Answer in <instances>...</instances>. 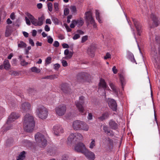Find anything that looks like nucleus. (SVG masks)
Here are the masks:
<instances>
[{"mask_svg":"<svg viewBox=\"0 0 160 160\" xmlns=\"http://www.w3.org/2000/svg\"><path fill=\"white\" fill-rule=\"evenodd\" d=\"M85 17L87 22H89L90 23L94 22V19L92 17V13L91 11L86 12L85 14Z\"/></svg>","mask_w":160,"mask_h":160,"instance_id":"4468645a","label":"nucleus"},{"mask_svg":"<svg viewBox=\"0 0 160 160\" xmlns=\"http://www.w3.org/2000/svg\"><path fill=\"white\" fill-rule=\"evenodd\" d=\"M48 10L50 12H52V4L51 2H49L48 3Z\"/></svg>","mask_w":160,"mask_h":160,"instance_id":"a19ab883","label":"nucleus"},{"mask_svg":"<svg viewBox=\"0 0 160 160\" xmlns=\"http://www.w3.org/2000/svg\"><path fill=\"white\" fill-rule=\"evenodd\" d=\"M94 48L93 47H90L87 50V53L90 56L92 57L94 56Z\"/></svg>","mask_w":160,"mask_h":160,"instance_id":"393cba45","label":"nucleus"},{"mask_svg":"<svg viewBox=\"0 0 160 160\" xmlns=\"http://www.w3.org/2000/svg\"><path fill=\"white\" fill-rule=\"evenodd\" d=\"M53 129L55 134L57 136L63 132V130L62 127L59 125H57L54 126L53 128Z\"/></svg>","mask_w":160,"mask_h":160,"instance_id":"f3484780","label":"nucleus"},{"mask_svg":"<svg viewBox=\"0 0 160 160\" xmlns=\"http://www.w3.org/2000/svg\"><path fill=\"white\" fill-rule=\"evenodd\" d=\"M109 86L111 88L112 90L117 95H118V88L115 87L112 83H110Z\"/></svg>","mask_w":160,"mask_h":160,"instance_id":"a878e982","label":"nucleus"},{"mask_svg":"<svg viewBox=\"0 0 160 160\" xmlns=\"http://www.w3.org/2000/svg\"><path fill=\"white\" fill-rule=\"evenodd\" d=\"M52 58L50 57H47L46 60V63L48 64L51 63Z\"/></svg>","mask_w":160,"mask_h":160,"instance_id":"de8ad7c7","label":"nucleus"},{"mask_svg":"<svg viewBox=\"0 0 160 160\" xmlns=\"http://www.w3.org/2000/svg\"><path fill=\"white\" fill-rule=\"evenodd\" d=\"M25 19L26 24L28 25H31V22L29 19L27 17H25Z\"/></svg>","mask_w":160,"mask_h":160,"instance_id":"6e6d98bb","label":"nucleus"},{"mask_svg":"<svg viewBox=\"0 0 160 160\" xmlns=\"http://www.w3.org/2000/svg\"><path fill=\"white\" fill-rule=\"evenodd\" d=\"M155 43L157 44L152 48L151 52V56L156 60L158 57V54L160 56V38L157 35L154 37Z\"/></svg>","mask_w":160,"mask_h":160,"instance_id":"f03ea898","label":"nucleus"},{"mask_svg":"<svg viewBox=\"0 0 160 160\" xmlns=\"http://www.w3.org/2000/svg\"><path fill=\"white\" fill-rule=\"evenodd\" d=\"M120 80L122 88H123V86L124 85L125 80L123 77L122 75H120Z\"/></svg>","mask_w":160,"mask_h":160,"instance_id":"58836bf2","label":"nucleus"},{"mask_svg":"<svg viewBox=\"0 0 160 160\" xmlns=\"http://www.w3.org/2000/svg\"><path fill=\"white\" fill-rule=\"evenodd\" d=\"M54 8L55 12H57L58 10V4L57 2H55L54 4Z\"/></svg>","mask_w":160,"mask_h":160,"instance_id":"79ce46f5","label":"nucleus"},{"mask_svg":"<svg viewBox=\"0 0 160 160\" xmlns=\"http://www.w3.org/2000/svg\"><path fill=\"white\" fill-rule=\"evenodd\" d=\"M84 97L81 96L79 98L78 101L75 102V105L79 110V112L82 114H85L84 110L82 105L84 103Z\"/></svg>","mask_w":160,"mask_h":160,"instance_id":"423d86ee","label":"nucleus"},{"mask_svg":"<svg viewBox=\"0 0 160 160\" xmlns=\"http://www.w3.org/2000/svg\"><path fill=\"white\" fill-rule=\"evenodd\" d=\"M11 74L15 76H17L18 75L19 73L17 71H13L12 72Z\"/></svg>","mask_w":160,"mask_h":160,"instance_id":"e2e57ef3","label":"nucleus"},{"mask_svg":"<svg viewBox=\"0 0 160 160\" xmlns=\"http://www.w3.org/2000/svg\"><path fill=\"white\" fill-rule=\"evenodd\" d=\"M62 65L63 67H65L68 65V64L66 61L63 60L62 62Z\"/></svg>","mask_w":160,"mask_h":160,"instance_id":"5fc2aeb1","label":"nucleus"},{"mask_svg":"<svg viewBox=\"0 0 160 160\" xmlns=\"http://www.w3.org/2000/svg\"><path fill=\"white\" fill-rule=\"evenodd\" d=\"M44 29L46 32H49L50 30V28L47 25H46L45 26Z\"/></svg>","mask_w":160,"mask_h":160,"instance_id":"69168bd1","label":"nucleus"},{"mask_svg":"<svg viewBox=\"0 0 160 160\" xmlns=\"http://www.w3.org/2000/svg\"><path fill=\"white\" fill-rule=\"evenodd\" d=\"M88 75V74L87 73L84 72H80L77 75L76 78L78 81H83L86 79Z\"/></svg>","mask_w":160,"mask_h":160,"instance_id":"dca6fc26","label":"nucleus"},{"mask_svg":"<svg viewBox=\"0 0 160 160\" xmlns=\"http://www.w3.org/2000/svg\"><path fill=\"white\" fill-rule=\"evenodd\" d=\"M70 9L73 12H76V8L75 6H72L70 7Z\"/></svg>","mask_w":160,"mask_h":160,"instance_id":"864d4df0","label":"nucleus"},{"mask_svg":"<svg viewBox=\"0 0 160 160\" xmlns=\"http://www.w3.org/2000/svg\"><path fill=\"white\" fill-rule=\"evenodd\" d=\"M80 37V36L79 34H75L73 37V39L74 40H76Z\"/></svg>","mask_w":160,"mask_h":160,"instance_id":"052dcab7","label":"nucleus"},{"mask_svg":"<svg viewBox=\"0 0 160 160\" xmlns=\"http://www.w3.org/2000/svg\"><path fill=\"white\" fill-rule=\"evenodd\" d=\"M112 70L114 73L116 74L117 73V70L116 69V67L114 66L112 68Z\"/></svg>","mask_w":160,"mask_h":160,"instance_id":"774afa93","label":"nucleus"},{"mask_svg":"<svg viewBox=\"0 0 160 160\" xmlns=\"http://www.w3.org/2000/svg\"><path fill=\"white\" fill-rule=\"evenodd\" d=\"M61 89L64 93L66 94L69 93L71 91V89L69 85L67 83L62 84L61 86Z\"/></svg>","mask_w":160,"mask_h":160,"instance_id":"6ab92c4d","label":"nucleus"},{"mask_svg":"<svg viewBox=\"0 0 160 160\" xmlns=\"http://www.w3.org/2000/svg\"><path fill=\"white\" fill-rule=\"evenodd\" d=\"M35 126V122L32 116L29 114H26L23 119V128L27 132L32 131Z\"/></svg>","mask_w":160,"mask_h":160,"instance_id":"f257e3e1","label":"nucleus"},{"mask_svg":"<svg viewBox=\"0 0 160 160\" xmlns=\"http://www.w3.org/2000/svg\"><path fill=\"white\" fill-rule=\"evenodd\" d=\"M52 19L55 24H58L59 23V20L56 17L53 16L52 17Z\"/></svg>","mask_w":160,"mask_h":160,"instance_id":"4c0bfd02","label":"nucleus"},{"mask_svg":"<svg viewBox=\"0 0 160 160\" xmlns=\"http://www.w3.org/2000/svg\"><path fill=\"white\" fill-rule=\"evenodd\" d=\"M26 44L22 41H20L19 43H18V48H26Z\"/></svg>","mask_w":160,"mask_h":160,"instance_id":"473e14b6","label":"nucleus"},{"mask_svg":"<svg viewBox=\"0 0 160 160\" xmlns=\"http://www.w3.org/2000/svg\"><path fill=\"white\" fill-rule=\"evenodd\" d=\"M28 64V62H26L24 60L22 61L21 62V64L22 66H26Z\"/></svg>","mask_w":160,"mask_h":160,"instance_id":"bf43d9fd","label":"nucleus"},{"mask_svg":"<svg viewBox=\"0 0 160 160\" xmlns=\"http://www.w3.org/2000/svg\"><path fill=\"white\" fill-rule=\"evenodd\" d=\"M150 17L153 21L152 25L150 26V28H152L155 27H157L160 23L158 18L153 13L151 14Z\"/></svg>","mask_w":160,"mask_h":160,"instance_id":"9b49d317","label":"nucleus"},{"mask_svg":"<svg viewBox=\"0 0 160 160\" xmlns=\"http://www.w3.org/2000/svg\"><path fill=\"white\" fill-rule=\"evenodd\" d=\"M99 86L100 87H102L104 89H107V88H109L106 85V83L105 80L101 78L100 80V82L99 83Z\"/></svg>","mask_w":160,"mask_h":160,"instance_id":"b1692460","label":"nucleus"},{"mask_svg":"<svg viewBox=\"0 0 160 160\" xmlns=\"http://www.w3.org/2000/svg\"><path fill=\"white\" fill-rule=\"evenodd\" d=\"M31 21L32 24L34 25V26H38L37 20L35 19V18H34V19H32V20H31Z\"/></svg>","mask_w":160,"mask_h":160,"instance_id":"ea45409f","label":"nucleus"},{"mask_svg":"<svg viewBox=\"0 0 160 160\" xmlns=\"http://www.w3.org/2000/svg\"><path fill=\"white\" fill-rule=\"evenodd\" d=\"M88 36L87 35L82 37V39L81 42L82 43L85 42L88 40Z\"/></svg>","mask_w":160,"mask_h":160,"instance_id":"8fccbe9b","label":"nucleus"},{"mask_svg":"<svg viewBox=\"0 0 160 160\" xmlns=\"http://www.w3.org/2000/svg\"><path fill=\"white\" fill-rule=\"evenodd\" d=\"M35 139L39 146L44 148L47 144V140L42 134L38 132L35 136Z\"/></svg>","mask_w":160,"mask_h":160,"instance_id":"20e7f679","label":"nucleus"},{"mask_svg":"<svg viewBox=\"0 0 160 160\" xmlns=\"http://www.w3.org/2000/svg\"><path fill=\"white\" fill-rule=\"evenodd\" d=\"M37 113L39 118L42 119H45L48 116V111L43 106H39L37 108Z\"/></svg>","mask_w":160,"mask_h":160,"instance_id":"39448f33","label":"nucleus"},{"mask_svg":"<svg viewBox=\"0 0 160 160\" xmlns=\"http://www.w3.org/2000/svg\"><path fill=\"white\" fill-rule=\"evenodd\" d=\"M109 138L105 136H103L102 138V142L104 144L107 143Z\"/></svg>","mask_w":160,"mask_h":160,"instance_id":"e433bc0d","label":"nucleus"},{"mask_svg":"<svg viewBox=\"0 0 160 160\" xmlns=\"http://www.w3.org/2000/svg\"><path fill=\"white\" fill-rule=\"evenodd\" d=\"M26 15L28 17V18L31 21V20H32V19H34V17L31 15L30 13L28 12H27L26 13Z\"/></svg>","mask_w":160,"mask_h":160,"instance_id":"37998d69","label":"nucleus"},{"mask_svg":"<svg viewBox=\"0 0 160 160\" xmlns=\"http://www.w3.org/2000/svg\"><path fill=\"white\" fill-rule=\"evenodd\" d=\"M44 19V17L43 15L38 18V26H41L42 25Z\"/></svg>","mask_w":160,"mask_h":160,"instance_id":"7c9ffc66","label":"nucleus"},{"mask_svg":"<svg viewBox=\"0 0 160 160\" xmlns=\"http://www.w3.org/2000/svg\"><path fill=\"white\" fill-rule=\"evenodd\" d=\"M86 149L85 145L81 142L78 143L75 147V150L76 151L82 153L85 152Z\"/></svg>","mask_w":160,"mask_h":160,"instance_id":"9d476101","label":"nucleus"},{"mask_svg":"<svg viewBox=\"0 0 160 160\" xmlns=\"http://www.w3.org/2000/svg\"><path fill=\"white\" fill-rule=\"evenodd\" d=\"M69 9L68 8H66L65 9L64 11V14L65 15H67L69 13Z\"/></svg>","mask_w":160,"mask_h":160,"instance_id":"603ef678","label":"nucleus"},{"mask_svg":"<svg viewBox=\"0 0 160 160\" xmlns=\"http://www.w3.org/2000/svg\"><path fill=\"white\" fill-rule=\"evenodd\" d=\"M92 142L89 144V148L91 149H92L95 146V139H92Z\"/></svg>","mask_w":160,"mask_h":160,"instance_id":"72a5a7b5","label":"nucleus"},{"mask_svg":"<svg viewBox=\"0 0 160 160\" xmlns=\"http://www.w3.org/2000/svg\"><path fill=\"white\" fill-rule=\"evenodd\" d=\"M99 14L100 13L98 11V10H96L95 11V15L96 18L98 21V22L101 23L102 22L100 19Z\"/></svg>","mask_w":160,"mask_h":160,"instance_id":"2f4dec72","label":"nucleus"},{"mask_svg":"<svg viewBox=\"0 0 160 160\" xmlns=\"http://www.w3.org/2000/svg\"><path fill=\"white\" fill-rule=\"evenodd\" d=\"M132 21L137 32V35L139 36L141 35L142 28L141 24L135 19H132Z\"/></svg>","mask_w":160,"mask_h":160,"instance_id":"6e6552de","label":"nucleus"},{"mask_svg":"<svg viewBox=\"0 0 160 160\" xmlns=\"http://www.w3.org/2000/svg\"><path fill=\"white\" fill-rule=\"evenodd\" d=\"M64 54L66 55L64 58L66 59H69L71 58L73 54V53L72 52H69L68 49H66L65 50Z\"/></svg>","mask_w":160,"mask_h":160,"instance_id":"412c9836","label":"nucleus"},{"mask_svg":"<svg viewBox=\"0 0 160 160\" xmlns=\"http://www.w3.org/2000/svg\"><path fill=\"white\" fill-rule=\"evenodd\" d=\"M75 136H76L75 133L71 134L68 138V141L70 143H72L73 142H75V140H76Z\"/></svg>","mask_w":160,"mask_h":160,"instance_id":"bb28decb","label":"nucleus"},{"mask_svg":"<svg viewBox=\"0 0 160 160\" xmlns=\"http://www.w3.org/2000/svg\"><path fill=\"white\" fill-rule=\"evenodd\" d=\"M11 27L8 26L6 27V29L5 32V36L6 37L10 36L11 34Z\"/></svg>","mask_w":160,"mask_h":160,"instance_id":"c756f323","label":"nucleus"},{"mask_svg":"<svg viewBox=\"0 0 160 160\" xmlns=\"http://www.w3.org/2000/svg\"><path fill=\"white\" fill-rule=\"evenodd\" d=\"M55 110L57 115L62 116L66 112V106L64 105H59L55 108Z\"/></svg>","mask_w":160,"mask_h":160,"instance_id":"0eeeda50","label":"nucleus"},{"mask_svg":"<svg viewBox=\"0 0 160 160\" xmlns=\"http://www.w3.org/2000/svg\"><path fill=\"white\" fill-rule=\"evenodd\" d=\"M103 130L106 134H108L110 132V131L111 130L109 129L108 126H103Z\"/></svg>","mask_w":160,"mask_h":160,"instance_id":"c9c22d12","label":"nucleus"},{"mask_svg":"<svg viewBox=\"0 0 160 160\" xmlns=\"http://www.w3.org/2000/svg\"><path fill=\"white\" fill-rule=\"evenodd\" d=\"M4 68L7 70L10 69L11 68V65L9 61L7 59H5L3 63Z\"/></svg>","mask_w":160,"mask_h":160,"instance_id":"4be33fe9","label":"nucleus"},{"mask_svg":"<svg viewBox=\"0 0 160 160\" xmlns=\"http://www.w3.org/2000/svg\"><path fill=\"white\" fill-rule=\"evenodd\" d=\"M108 104L109 107L113 111H116L117 109V104L115 101L113 99H109Z\"/></svg>","mask_w":160,"mask_h":160,"instance_id":"a211bd4d","label":"nucleus"},{"mask_svg":"<svg viewBox=\"0 0 160 160\" xmlns=\"http://www.w3.org/2000/svg\"><path fill=\"white\" fill-rule=\"evenodd\" d=\"M86 158L89 160H94L95 158L94 153L86 149L83 153Z\"/></svg>","mask_w":160,"mask_h":160,"instance_id":"ddd939ff","label":"nucleus"},{"mask_svg":"<svg viewBox=\"0 0 160 160\" xmlns=\"http://www.w3.org/2000/svg\"><path fill=\"white\" fill-rule=\"evenodd\" d=\"M72 127L75 130H82L87 131L89 129V126L86 123L78 120L74 121L73 122Z\"/></svg>","mask_w":160,"mask_h":160,"instance_id":"7ed1b4c3","label":"nucleus"},{"mask_svg":"<svg viewBox=\"0 0 160 160\" xmlns=\"http://www.w3.org/2000/svg\"><path fill=\"white\" fill-rule=\"evenodd\" d=\"M75 133V141L76 142H78L83 139V137L82 135L79 133Z\"/></svg>","mask_w":160,"mask_h":160,"instance_id":"cd10ccee","label":"nucleus"},{"mask_svg":"<svg viewBox=\"0 0 160 160\" xmlns=\"http://www.w3.org/2000/svg\"><path fill=\"white\" fill-rule=\"evenodd\" d=\"M29 43L32 46H34V43L33 42V40L31 39H29Z\"/></svg>","mask_w":160,"mask_h":160,"instance_id":"338daca9","label":"nucleus"},{"mask_svg":"<svg viewBox=\"0 0 160 160\" xmlns=\"http://www.w3.org/2000/svg\"><path fill=\"white\" fill-rule=\"evenodd\" d=\"M111 58V55L109 52L107 53L106 55L104 57V58L105 60Z\"/></svg>","mask_w":160,"mask_h":160,"instance_id":"3c124183","label":"nucleus"},{"mask_svg":"<svg viewBox=\"0 0 160 160\" xmlns=\"http://www.w3.org/2000/svg\"><path fill=\"white\" fill-rule=\"evenodd\" d=\"M109 117V113L108 112H106L103 113L102 116L98 118L99 120L101 121H103L108 118Z\"/></svg>","mask_w":160,"mask_h":160,"instance_id":"5701e85b","label":"nucleus"},{"mask_svg":"<svg viewBox=\"0 0 160 160\" xmlns=\"http://www.w3.org/2000/svg\"><path fill=\"white\" fill-rule=\"evenodd\" d=\"M64 26L68 32H70L72 31L71 29L67 24L65 25Z\"/></svg>","mask_w":160,"mask_h":160,"instance_id":"0e129e2a","label":"nucleus"},{"mask_svg":"<svg viewBox=\"0 0 160 160\" xmlns=\"http://www.w3.org/2000/svg\"><path fill=\"white\" fill-rule=\"evenodd\" d=\"M31 108V105L30 103L25 102L21 104L20 109L22 112H29Z\"/></svg>","mask_w":160,"mask_h":160,"instance_id":"f8f14e48","label":"nucleus"},{"mask_svg":"<svg viewBox=\"0 0 160 160\" xmlns=\"http://www.w3.org/2000/svg\"><path fill=\"white\" fill-rule=\"evenodd\" d=\"M60 65L58 63L55 64L54 65V68L55 70H58L60 68Z\"/></svg>","mask_w":160,"mask_h":160,"instance_id":"13d9d810","label":"nucleus"},{"mask_svg":"<svg viewBox=\"0 0 160 160\" xmlns=\"http://www.w3.org/2000/svg\"><path fill=\"white\" fill-rule=\"evenodd\" d=\"M58 76L56 74H54L49 76H48L42 78V79H50V80H53L55 78H57Z\"/></svg>","mask_w":160,"mask_h":160,"instance_id":"c85d7f7f","label":"nucleus"},{"mask_svg":"<svg viewBox=\"0 0 160 160\" xmlns=\"http://www.w3.org/2000/svg\"><path fill=\"white\" fill-rule=\"evenodd\" d=\"M84 23L83 19L81 18L78 19L72 20L70 25V27L71 28H74L76 25H77L78 27H81L83 25Z\"/></svg>","mask_w":160,"mask_h":160,"instance_id":"1a4fd4ad","label":"nucleus"},{"mask_svg":"<svg viewBox=\"0 0 160 160\" xmlns=\"http://www.w3.org/2000/svg\"><path fill=\"white\" fill-rule=\"evenodd\" d=\"M69 157L68 155H64L62 156L61 158L62 160H68L69 159Z\"/></svg>","mask_w":160,"mask_h":160,"instance_id":"09e8293b","label":"nucleus"},{"mask_svg":"<svg viewBox=\"0 0 160 160\" xmlns=\"http://www.w3.org/2000/svg\"><path fill=\"white\" fill-rule=\"evenodd\" d=\"M109 125L110 128L113 130H116L118 128V124L112 119L110 120Z\"/></svg>","mask_w":160,"mask_h":160,"instance_id":"aec40b11","label":"nucleus"},{"mask_svg":"<svg viewBox=\"0 0 160 160\" xmlns=\"http://www.w3.org/2000/svg\"><path fill=\"white\" fill-rule=\"evenodd\" d=\"M129 59L133 63L136 62L134 56L132 54H131L129 56Z\"/></svg>","mask_w":160,"mask_h":160,"instance_id":"49530a36","label":"nucleus"},{"mask_svg":"<svg viewBox=\"0 0 160 160\" xmlns=\"http://www.w3.org/2000/svg\"><path fill=\"white\" fill-rule=\"evenodd\" d=\"M19 117V115L16 113L12 112L11 113L7 121V124L8 125L11 122L18 119Z\"/></svg>","mask_w":160,"mask_h":160,"instance_id":"2eb2a0df","label":"nucleus"},{"mask_svg":"<svg viewBox=\"0 0 160 160\" xmlns=\"http://www.w3.org/2000/svg\"><path fill=\"white\" fill-rule=\"evenodd\" d=\"M53 45L54 47H58L59 46V43L58 41H55L53 44Z\"/></svg>","mask_w":160,"mask_h":160,"instance_id":"680f3d73","label":"nucleus"},{"mask_svg":"<svg viewBox=\"0 0 160 160\" xmlns=\"http://www.w3.org/2000/svg\"><path fill=\"white\" fill-rule=\"evenodd\" d=\"M47 38L48 42L50 44L52 43L53 41V38L50 36L47 37Z\"/></svg>","mask_w":160,"mask_h":160,"instance_id":"c03bdc74","label":"nucleus"},{"mask_svg":"<svg viewBox=\"0 0 160 160\" xmlns=\"http://www.w3.org/2000/svg\"><path fill=\"white\" fill-rule=\"evenodd\" d=\"M31 69L32 72H35L37 73L40 72L41 71L39 68H38L35 67L32 68Z\"/></svg>","mask_w":160,"mask_h":160,"instance_id":"f704fd0d","label":"nucleus"},{"mask_svg":"<svg viewBox=\"0 0 160 160\" xmlns=\"http://www.w3.org/2000/svg\"><path fill=\"white\" fill-rule=\"evenodd\" d=\"M107 144H109L110 145H112L113 144V141L110 138H109L107 142Z\"/></svg>","mask_w":160,"mask_h":160,"instance_id":"4d7b16f0","label":"nucleus"},{"mask_svg":"<svg viewBox=\"0 0 160 160\" xmlns=\"http://www.w3.org/2000/svg\"><path fill=\"white\" fill-rule=\"evenodd\" d=\"M25 152L23 151L21 152V153H20V154L19 155V156L18 157L24 158H25Z\"/></svg>","mask_w":160,"mask_h":160,"instance_id":"a18cd8bd","label":"nucleus"}]
</instances>
